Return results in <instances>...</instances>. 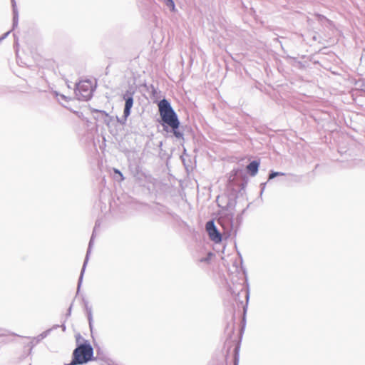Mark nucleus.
Wrapping results in <instances>:
<instances>
[{"label": "nucleus", "mask_w": 365, "mask_h": 365, "mask_svg": "<svg viewBox=\"0 0 365 365\" xmlns=\"http://www.w3.org/2000/svg\"><path fill=\"white\" fill-rule=\"evenodd\" d=\"M160 118L158 122L163 126V130L171 132L178 138L184 140V133L180 130V123L178 116L170 103L165 98L158 103Z\"/></svg>", "instance_id": "obj_1"}, {"label": "nucleus", "mask_w": 365, "mask_h": 365, "mask_svg": "<svg viewBox=\"0 0 365 365\" xmlns=\"http://www.w3.org/2000/svg\"><path fill=\"white\" fill-rule=\"evenodd\" d=\"M93 360V349L88 341L77 344L72 354V360L64 365H82Z\"/></svg>", "instance_id": "obj_2"}, {"label": "nucleus", "mask_w": 365, "mask_h": 365, "mask_svg": "<svg viewBox=\"0 0 365 365\" xmlns=\"http://www.w3.org/2000/svg\"><path fill=\"white\" fill-rule=\"evenodd\" d=\"M242 220V215H237L236 218L234 219V215L232 213H227L220 217L217 220V222L222 227L225 238H229L236 237Z\"/></svg>", "instance_id": "obj_3"}, {"label": "nucleus", "mask_w": 365, "mask_h": 365, "mask_svg": "<svg viewBox=\"0 0 365 365\" xmlns=\"http://www.w3.org/2000/svg\"><path fill=\"white\" fill-rule=\"evenodd\" d=\"M93 91L91 81L86 80L76 83L75 95L78 101H88L92 98Z\"/></svg>", "instance_id": "obj_4"}, {"label": "nucleus", "mask_w": 365, "mask_h": 365, "mask_svg": "<svg viewBox=\"0 0 365 365\" xmlns=\"http://www.w3.org/2000/svg\"><path fill=\"white\" fill-rule=\"evenodd\" d=\"M206 231L209 235L210 239L215 243H220L222 242V235L215 225L214 220H210L206 222Z\"/></svg>", "instance_id": "obj_5"}, {"label": "nucleus", "mask_w": 365, "mask_h": 365, "mask_svg": "<svg viewBox=\"0 0 365 365\" xmlns=\"http://www.w3.org/2000/svg\"><path fill=\"white\" fill-rule=\"evenodd\" d=\"M130 170L135 180L140 185H144L145 182L150 181L151 176L143 173L138 165H130Z\"/></svg>", "instance_id": "obj_6"}, {"label": "nucleus", "mask_w": 365, "mask_h": 365, "mask_svg": "<svg viewBox=\"0 0 365 365\" xmlns=\"http://www.w3.org/2000/svg\"><path fill=\"white\" fill-rule=\"evenodd\" d=\"M133 95L134 92L130 90H127L123 95V99L125 101L123 117L125 121L130 115L131 108L133 106Z\"/></svg>", "instance_id": "obj_7"}, {"label": "nucleus", "mask_w": 365, "mask_h": 365, "mask_svg": "<svg viewBox=\"0 0 365 365\" xmlns=\"http://www.w3.org/2000/svg\"><path fill=\"white\" fill-rule=\"evenodd\" d=\"M96 226H97V222L96 223V226H95V227L93 229V231L91 240L89 241L88 247V250H87V252H86V255L84 262H83V267H82V269H81V273H80V276H79V278H78V286H77V292H79V290L81 289V287L83 274H84V272H85L86 264H87L88 261L89 255H90L91 251V247H92V245H93V243L94 234H95V232H96Z\"/></svg>", "instance_id": "obj_8"}, {"label": "nucleus", "mask_w": 365, "mask_h": 365, "mask_svg": "<svg viewBox=\"0 0 365 365\" xmlns=\"http://www.w3.org/2000/svg\"><path fill=\"white\" fill-rule=\"evenodd\" d=\"M259 166V162L257 160L251 161L246 167L247 173L251 176H255L257 175Z\"/></svg>", "instance_id": "obj_9"}, {"label": "nucleus", "mask_w": 365, "mask_h": 365, "mask_svg": "<svg viewBox=\"0 0 365 365\" xmlns=\"http://www.w3.org/2000/svg\"><path fill=\"white\" fill-rule=\"evenodd\" d=\"M152 212L158 216L167 214L170 215L169 210L167 207L159 204H157L155 206L152 207Z\"/></svg>", "instance_id": "obj_10"}, {"label": "nucleus", "mask_w": 365, "mask_h": 365, "mask_svg": "<svg viewBox=\"0 0 365 365\" xmlns=\"http://www.w3.org/2000/svg\"><path fill=\"white\" fill-rule=\"evenodd\" d=\"M12 4L13 11V29H15L19 24V11L17 9L16 4L15 0H11Z\"/></svg>", "instance_id": "obj_11"}, {"label": "nucleus", "mask_w": 365, "mask_h": 365, "mask_svg": "<svg viewBox=\"0 0 365 365\" xmlns=\"http://www.w3.org/2000/svg\"><path fill=\"white\" fill-rule=\"evenodd\" d=\"M83 303L85 305L86 311L87 312V317H88L89 327H90L91 330H92V328H93L92 308H91V307L88 306V302L85 299H83Z\"/></svg>", "instance_id": "obj_12"}, {"label": "nucleus", "mask_w": 365, "mask_h": 365, "mask_svg": "<svg viewBox=\"0 0 365 365\" xmlns=\"http://www.w3.org/2000/svg\"><path fill=\"white\" fill-rule=\"evenodd\" d=\"M59 327V325H54L51 329H48L47 330H46L45 331L42 332L41 334H40L37 337H36V340L37 341H41L42 339H43L44 338H46L51 332V331L52 329H56L57 328Z\"/></svg>", "instance_id": "obj_13"}, {"label": "nucleus", "mask_w": 365, "mask_h": 365, "mask_svg": "<svg viewBox=\"0 0 365 365\" xmlns=\"http://www.w3.org/2000/svg\"><path fill=\"white\" fill-rule=\"evenodd\" d=\"M285 174L284 173H281V172H277V171H270V173H269V178L268 180H272L274 179V178L277 177V176H282V175H284Z\"/></svg>", "instance_id": "obj_14"}, {"label": "nucleus", "mask_w": 365, "mask_h": 365, "mask_svg": "<svg viewBox=\"0 0 365 365\" xmlns=\"http://www.w3.org/2000/svg\"><path fill=\"white\" fill-rule=\"evenodd\" d=\"M165 5L170 9V10L173 11L175 9V5L173 0H164Z\"/></svg>", "instance_id": "obj_15"}, {"label": "nucleus", "mask_w": 365, "mask_h": 365, "mask_svg": "<svg viewBox=\"0 0 365 365\" xmlns=\"http://www.w3.org/2000/svg\"><path fill=\"white\" fill-rule=\"evenodd\" d=\"M212 255H213V254L212 252H209L206 257L200 259V262H209L210 260L211 257H212Z\"/></svg>", "instance_id": "obj_16"}, {"label": "nucleus", "mask_w": 365, "mask_h": 365, "mask_svg": "<svg viewBox=\"0 0 365 365\" xmlns=\"http://www.w3.org/2000/svg\"><path fill=\"white\" fill-rule=\"evenodd\" d=\"M113 171H114L115 174H117V175H119V177L120 178V180H124V177H123V173L118 169L114 168Z\"/></svg>", "instance_id": "obj_17"}, {"label": "nucleus", "mask_w": 365, "mask_h": 365, "mask_svg": "<svg viewBox=\"0 0 365 365\" xmlns=\"http://www.w3.org/2000/svg\"><path fill=\"white\" fill-rule=\"evenodd\" d=\"M11 31L6 32L0 37V41H2L4 39H5L9 34H10Z\"/></svg>", "instance_id": "obj_18"}, {"label": "nucleus", "mask_w": 365, "mask_h": 365, "mask_svg": "<svg viewBox=\"0 0 365 365\" xmlns=\"http://www.w3.org/2000/svg\"><path fill=\"white\" fill-rule=\"evenodd\" d=\"M265 185H266V183H261L260 186H261V191H260V195H262L264 190V188H265Z\"/></svg>", "instance_id": "obj_19"}, {"label": "nucleus", "mask_w": 365, "mask_h": 365, "mask_svg": "<svg viewBox=\"0 0 365 365\" xmlns=\"http://www.w3.org/2000/svg\"><path fill=\"white\" fill-rule=\"evenodd\" d=\"M71 308H72V305L70 306V307L68 308V312L66 314V316L67 317H69L71 315Z\"/></svg>", "instance_id": "obj_20"}, {"label": "nucleus", "mask_w": 365, "mask_h": 365, "mask_svg": "<svg viewBox=\"0 0 365 365\" xmlns=\"http://www.w3.org/2000/svg\"><path fill=\"white\" fill-rule=\"evenodd\" d=\"M61 327L62 328V330L63 331H66V325L64 324V323L61 325Z\"/></svg>", "instance_id": "obj_21"}, {"label": "nucleus", "mask_w": 365, "mask_h": 365, "mask_svg": "<svg viewBox=\"0 0 365 365\" xmlns=\"http://www.w3.org/2000/svg\"><path fill=\"white\" fill-rule=\"evenodd\" d=\"M96 112H101V113H106V112H105V111H102V110H96Z\"/></svg>", "instance_id": "obj_22"}, {"label": "nucleus", "mask_w": 365, "mask_h": 365, "mask_svg": "<svg viewBox=\"0 0 365 365\" xmlns=\"http://www.w3.org/2000/svg\"><path fill=\"white\" fill-rule=\"evenodd\" d=\"M247 299H249V294L248 293L247 294Z\"/></svg>", "instance_id": "obj_23"}, {"label": "nucleus", "mask_w": 365, "mask_h": 365, "mask_svg": "<svg viewBox=\"0 0 365 365\" xmlns=\"http://www.w3.org/2000/svg\"><path fill=\"white\" fill-rule=\"evenodd\" d=\"M4 334H0V335H3Z\"/></svg>", "instance_id": "obj_24"}, {"label": "nucleus", "mask_w": 365, "mask_h": 365, "mask_svg": "<svg viewBox=\"0 0 365 365\" xmlns=\"http://www.w3.org/2000/svg\"><path fill=\"white\" fill-rule=\"evenodd\" d=\"M1 41H0V43H1Z\"/></svg>", "instance_id": "obj_25"}]
</instances>
